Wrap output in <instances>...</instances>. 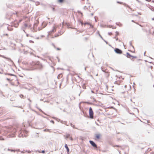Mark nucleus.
Wrapping results in <instances>:
<instances>
[{"label":"nucleus","mask_w":154,"mask_h":154,"mask_svg":"<svg viewBox=\"0 0 154 154\" xmlns=\"http://www.w3.org/2000/svg\"><path fill=\"white\" fill-rule=\"evenodd\" d=\"M22 63L27 66L28 68H23V70L26 71H31L38 69L42 70L43 68V66L42 64L38 61H32L29 63H28L23 62Z\"/></svg>","instance_id":"1"},{"label":"nucleus","mask_w":154,"mask_h":154,"mask_svg":"<svg viewBox=\"0 0 154 154\" xmlns=\"http://www.w3.org/2000/svg\"><path fill=\"white\" fill-rule=\"evenodd\" d=\"M17 131L15 128L12 127L9 128L7 130L8 136L9 137H15Z\"/></svg>","instance_id":"2"},{"label":"nucleus","mask_w":154,"mask_h":154,"mask_svg":"<svg viewBox=\"0 0 154 154\" xmlns=\"http://www.w3.org/2000/svg\"><path fill=\"white\" fill-rule=\"evenodd\" d=\"M94 112L92 108L91 107H90L89 110V118L90 119H94Z\"/></svg>","instance_id":"3"},{"label":"nucleus","mask_w":154,"mask_h":154,"mask_svg":"<svg viewBox=\"0 0 154 154\" xmlns=\"http://www.w3.org/2000/svg\"><path fill=\"white\" fill-rule=\"evenodd\" d=\"M115 52L117 54H121L122 53V51L120 49L118 48H115L114 49Z\"/></svg>","instance_id":"4"},{"label":"nucleus","mask_w":154,"mask_h":154,"mask_svg":"<svg viewBox=\"0 0 154 154\" xmlns=\"http://www.w3.org/2000/svg\"><path fill=\"white\" fill-rule=\"evenodd\" d=\"M125 56H126L127 57L130 59L131 61H134V59L131 58L132 55H131L129 53L127 52L126 54H123Z\"/></svg>","instance_id":"5"},{"label":"nucleus","mask_w":154,"mask_h":154,"mask_svg":"<svg viewBox=\"0 0 154 154\" xmlns=\"http://www.w3.org/2000/svg\"><path fill=\"white\" fill-rule=\"evenodd\" d=\"M89 143L94 148H96L97 147V144L93 140H90Z\"/></svg>","instance_id":"6"},{"label":"nucleus","mask_w":154,"mask_h":154,"mask_svg":"<svg viewBox=\"0 0 154 154\" xmlns=\"http://www.w3.org/2000/svg\"><path fill=\"white\" fill-rule=\"evenodd\" d=\"M64 137H65V139H66L68 138H69L71 141H72L73 140V139L70 136V134H66V136L64 135Z\"/></svg>","instance_id":"7"},{"label":"nucleus","mask_w":154,"mask_h":154,"mask_svg":"<svg viewBox=\"0 0 154 154\" xmlns=\"http://www.w3.org/2000/svg\"><path fill=\"white\" fill-rule=\"evenodd\" d=\"M101 135L100 134H95L94 137L96 140H99L101 138Z\"/></svg>","instance_id":"8"},{"label":"nucleus","mask_w":154,"mask_h":154,"mask_svg":"<svg viewBox=\"0 0 154 154\" xmlns=\"http://www.w3.org/2000/svg\"><path fill=\"white\" fill-rule=\"evenodd\" d=\"M91 6V5L90 3H88L85 6L84 8L85 10H90V8Z\"/></svg>","instance_id":"9"},{"label":"nucleus","mask_w":154,"mask_h":154,"mask_svg":"<svg viewBox=\"0 0 154 154\" xmlns=\"http://www.w3.org/2000/svg\"><path fill=\"white\" fill-rule=\"evenodd\" d=\"M23 134H24L23 132H22V131H20V133L19 134L18 136L19 137H23L24 136L25 137H27V136L26 135L24 134L23 135Z\"/></svg>","instance_id":"10"},{"label":"nucleus","mask_w":154,"mask_h":154,"mask_svg":"<svg viewBox=\"0 0 154 154\" xmlns=\"http://www.w3.org/2000/svg\"><path fill=\"white\" fill-rule=\"evenodd\" d=\"M1 57L7 59L8 60L10 61L12 63L13 62V61L10 58L6 57L4 55H2Z\"/></svg>","instance_id":"11"},{"label":"nucleus","mask_w":154,"mask_h":154,"mask_svg":"<svg viewBox=\"0 0 154 154\" xmlns=\"http://www.w3.org/2000/svg\"><path fill=\"white\" fill-rule=\"evenodd\" d=\"M64 147L66 149L67 153L69 154V149L68 146L67 145L65 144L64 146Z\"/></svg>","instance_id":"12"},{"label":"nucleus","mask_w":154,"mask_h":154,"mask_svg":"<svg viewBox=\"0 0 154 154\" xmlns=\"http://www.w3.org/2000/svg\"><path fill=\"white\" fill-rule=\"evenodd\" d=\"M53 118L54 119H55L57 121L59 122H60L62 123H63V121H61V120L60 119H57V118L56 117H53Z\"/></svg>","instance_id":"13"},{"label":"nucleus","mask_w":154,"mask_h":154,"mask_svg":"<svg viewBox=\"0 0 154 154\" xmlns=\"http://www.w3.org/2000/svg\"><path fill=\"white\" fill-rule=\"evenodd\" d=\"M57 26L56 24H54L53 26V29L52 30V32H54L56 31V29L57 28Z\"/></svg>","instance_id":"14"},{"label":"nucleus","mask_w":154,"mask_h":154,"mask_svg":"<svg viewBox=\"0 0 154 154\" xmlns=\"http://www.w3.org/2000/svg\"><path fill=\"white\" fill-rule=\"evenodd\" d=\"M105 73L106 77V78L109 77V72L108 71H106Z\"/></svg>","instance_id":"15"},{"label":"nucleus","mask_w":154,"mask_h":154,"mask_svg":"<svg viewBox=\"0 0 154 154\" xmlns=\"http://www.w3.org/2000/svg\"><path fill=\"white\" fill-rule=\"evenodd\" d=\"M5 75H10V76H15L16 78H17V76H16L14 75V74H12V73H5Z\"/></svg>","instance_id":"16"},{"label":"nucleus","mask_w":154,"mask_h":154,"mask_svg":"<svg viewBox=\"0 0 154 154\" xmlns=\"http://www.w3.org/2000/svg\"><path fill=\"white\" fill-rule=\"evenodd\" d=\"M24 26L25 27H30L31 26V25L29 23H25L24 24Z\"/></svg>","instance_id":"17"},{"label":"nucleus","mask_w":154,"mask_h":154,"mask_svg":"<svg viewBox=\"0 0 154 154\" xmlns=\"http://www.w3.org/2000/svg\"><path fill=\"white\" fill-rule=\"evenodd\" d=\"M62 75L61 74H60L58 75L57 76V78L58 79H59L60 78H62Z\"/></svg>","instance_id":"18"},{"label":"nucleus","mask_w":154,"mask_h":154,"mask_svg":"<svg viewBox=\"0 0 154 154\" xmlns=\"http://www.w3.org/2000/svg\"><path fill=\"white\" fill-rule=\"evenodd\" d=\"M86 103H87V104H89V105H95V104L92 103V102H86Z\"/></svg>","instance_id":"19"},{"label":"nucleus","mask_w":154,"mask_h":154,"mask_svg":"<svg viewBox=\"0 0 154 154\" xmlns=\"http://www.w3.org/2000/svg\"><path fill=\"white\" fill-rule=\"evenodd\" d=\"M65 1V0H58L57 1L58 2L62 3L64 2Z\"/></svg>","instance_id":"20"},{"label":"nucleus","mask_w":154,"mask_h":154,"mask_svg":"<svg viewBox=\"0 0 154 154\" xmlns=\"http://www.w3.org/2000/svg\"><path fill=\"white\" fill-rule=\"evenodd\" d=\"M70 125L73 128H74V129H77V128L75 127V125H73V124L72 123H70Z\"/></svg>","instance_id":"21"},{"label":"nucleus","mask_w":154,"mask_h":154,"mask_svg":"<svg viewBox=\"0 0 154 154\" xmlns=\"http://www.w3.org/2000/svg\"><path fill=\"white\" fill-rule=\"evenodd\" d=\"M102 39L103 40V41L104 42H105L106 43V44H107V45H109L110 47H112L111 45H110V44H109V43L108 42H107V41H106L104 39Z\"/></svg>","instance_id":"22"},{"label":"nucleus","mask_w":154,"mask_h":154,"mask_svg":"<svg viewBox=\"0 0 154 154\" xmlns=\"http://www.w3.org/2000/svg\"><path fill=\"white\" fill-rule=\"evenodd\" d=\"M132 41H131L129 42V45H130L132 46V48H133L134 49V46H133L132 45Z\"/></svg>","instance_id":"23"},{"label":"nucleus","mask_w":154,"mask_h":154,"mask_svg":"<svg viewBox=\"0 0 154 154\" xmlns=\"http://www.w3.org/2000/svg\"><path fill=\"white\" fill-rule=\"evenodd\" d=\"M37 108L39 109V111L42 112L43 114H45V113L41 109L38 108L37 107Z\"/></svg>","instance_id":"24"},{"label":"nucleus","mask_w":154,"mask_h":154,"mask_svg":"<svg viewBox=\"0 0 154 154\" xmlns=\"http://www.w3.org/2000/svg\"><path fill=\"white\" fill-rule=\"evenodd\" d=\"M137 58V57L136 56H134L132 55L131 58H132L133 59H136Z\"/></svg>","instance_id":"25"},{"label":"nucleus","mask_w":154,"mask_h":154,"mask_svg":"<svg viewBox=\"0 0 154 154\" xmlns=\"http://www.w3.org/2000/svg\"><path fill=\"white\" fill-rule=\"evenodd\" d=\"M33 150L30 151V150H26L25 152H27L28 153H30L32 152H33Z\"/></svg>","instance_id":"26"},{"label":"nucleus","mask_w":154,"mask_h":154,"mask_svg":"<svg viewBox=\"0 0 154 154\" xmlns=\"http://www.w3.org/2000/svg\"><path fill=\"white\" fill-rule=\"evenodd\" d=\"M109 108H110L112 109H115V110L116 109L115 107H114L113 106H109Z\"/></svg>","instance_id":"27"},{"label":"nucleus","mask_w":154,"mask_h":154,"mask_svg":"<svg viewBox=\"0 0 154 154\" xmlns=\"http://www.w3.org/2000/svg\"><path fill=\"white\" fill-rule=\"evenodd\" d=\"M20 97L22 98H24V96H23V95L22 94H20Z\"/></svg>","instance_id":"28"},{"label":"nucleus","mask_w":154,"mask_h":154,"mask_svg":"<svg viewBox=\"0 0 154 154\" xmlns=\"http://www.w3.org/2000/svg\"><path fill=\"white\" fill-rule=\"evenodd\" d=\"M113 147H120V146L119 145H115L113 146Z\"/></svg>","instance_id":"29"},{"label":"nucleus","mask_w":154,"mask_h":154,"mask_svg":"<svg viewBox=\"0 0 154 154\" xmlns=\"http://www.w3.org/2000/svg\"><path fill=\"white\" fill-rule=\"evenodd\" d=\"M114 83L115 84H116L118 85H119V84H118V81H116L115 82H114Z\"/></svg>","instance_id":"30"},{"label":"nucleus","mask_w":154,"mask_h":154,"mask_svg":"<svg viewBox=\"0 0 154 154\" xmlns=\"http://www.w3.org/2000/svg\"><path fill=\"white\" fill-rule=\"evenodd\" d=\"M52 45L53 46V47H54V48H56V47L54 43H52Z\"/></svg>","instance_id":"31"},{"label":"nucleus","mask_w":154,"mask_h":154,"mask_svg":"<svg viewBox=\"0 0 154 154\" xmlns=\"http://www.w3.org/2000/svg\"><path fill=\"white\" fill-rule=\"evenodd\" d=\"M134 49V51H131V50H128V51H130L132 53H135V49Z\"/></svg>","instance_id":"32"},{"label":"nucleus","mask_w":154,"mask_h":154,"mask_svg":"<svg viewBox=\"0 0 154 154\" xmlns=\"http://www.w3.org/2000/svg\"><path fill=\"white\" fill-rule=\"evenodd\" d=\"M56 49L57 50H58V51H60L61 50L60 48H56Z\"/></svg>","instance_id":"33"},{"label":"nucleus","mask_w":154,"mask_h":154,"mask_svg":"<svg viewBox=\"0 0 154 154\" xmlns=\"http://www.w3.org/2000/svg\"><path fill=\"white\" fill-rule=\"evenodd\" d=\"M8 150L10 151L11 152H13L14 151L13 149H8Z\"/></svg>","instance_id":"34"},{"label":"nucleus","mask_w":154,"mask_h":154,"mask_svg":"<svg viewBox=\"0 0 154 154\" xmlns=\"http://www.w3.org/2000/svg\"><path fill=\"white\" fill-rule=\"evenodd\" d=\"M41 152L43 153H44L45 152V151L44 150H42V151Z\"/></svg>","instance_id":"35"},{"label":"nucleus","mask_w":154,"mask_h":154,"mask_svg":"<svg viewBox=\"0 0 154 154\" xmlns=\"http://www.w3.org/2000/svg\"><path fill=\"white\" fill-rule=\"evenodd\" d=\"M6 80H8V81H11V80L10 79H9V78H7L6 79Z\"/></svg>","instance_id":"36"},{"label":"nucleus","mask_w":154,"mask_h":154,"mask_svg":"<svg viewBox=\"0 0 154 154\" xmlns=\"http://www.w3.org/2000/svg\"><path fill=\"white\" fill-rule=\"evenodd\" d=\"M68 76H67L66 78V82H67V83H68Z\"/></svg>","instance_id":"37"},{"label":"nucleus","mask_w":154,"mask_h":154,"mask_svg":"<svg viewBox=\"0 0 154 154\" xmlns=\"http://www.w3.org/2000/svg\"><path fill=\"white\" fill-rule=\"evenodd\" d=\"M50 122H51V123H52L53 124H54V121L53 120H51L50 121Z\"/></svg>","instance_id":"38"},{"label":"nucleus","mask_w":154,"mask_h":154,"mask_svg":"<svg viewBox=\"0 0 154 154\" xmlns=\"http://www.w3.org/2000/svg\"><path fill=\"white\" fill-rule=\"evenodd\" d=\"M116 39V41H119V42H120L121 41V40H120V39Z\"/></svg>","instance_id":"39"},{"label":"nucleus","mask_w":154,"mask_h":154,"mask_svg":"<svg viewBox=\"0 0 154 154\" xmlns=\"http://www.w3.org/2000/svg\"><path fill=\"white\" fill-rule=\"evenodd\" d=\"M29 42L30 43H34V42L32 40H30L29 41Z\"/></svg>","instance_id":"40"},{"label":"nucleus","mask_w":154,"mask_h":154,"mask_svg":"<svg viewBox=\"0 0 154 154\" xmlns=\"http://www.w3.org/2000/svg\"><path fill=\"white\" fill-rule=\"evenodd\" d=\"M10 100L11 101H14L15 100H14V98H11V100Z\"/></svg>","instance_id":"41"},{"label":"nucleus","mask_w":154,"mask_h":154,"mask_svg":"<svg viewBox=\"0 0 154 154\" xmlns=\"http://www.w3.org/2000/svg\"><path fill=\"white\" fill-rule=\"evenodd\" d=\"M102 71L103 72H104V73H106V69L105 70H102Z\"/></svg>","instance_id":"42"},{"label":"nucleus","mask_w":154,"mask_h":154,"mask_svg":"<svg viewBox=\"0 0 154 154\" xmlns=\"http://www.w3.org/2000/svg\"><path fill=\"white\" fill-rule=\"evenodd\" d=\"M35 152H38L39 153H41V152L40 151V150H36L35 151Z\"/></svg>","instance_id":"43"},{"label":"nucleus","mask_w":154,"mask_h":154,"mask_svg":"<svg viewBox=\"0 0 154 154\" xmlns=\"http://www.w3.org/2000/svg\"><path fill=\"white\" fill-rule=\"evenodd\" d=\"M142 60L141 59H138L137 60V62L138 63H139L138 62V61H139V60Z\"/></svg>","instance_id":"44"},{"label":"nucleus","mask_w":154,"mask_h":154,"mask_svg":"<svg viewBox=\"0 0 154 154\" xmlns=\"http://www.w3.org/2000/svg\"><path fill=\"white\" fill-rule=\"evenodd\" d=\"M93 100H94L93 102H96V100L94 98H93Z\"/></svg>","instance_id":"45"},{"label":"nucleus","mask_w":154,"mask_h":154,"mask_svg":"<svg viewBox=\"0 0 154 154\" xmlns=\"http://www.w3.org/2000/svg\"><path fill=\"white\" fill-rule=\"evenodd\" d=\"M14 107H19V108H22V106H14Z\"/></svg>","instance_id":"46"},{"label":"nucleus","mask_w":154,"mask_h":154,"mask_svg":"<svg viewBox=\"0 0 154 154\" xmlns=\"http://www.w3.org/2000/svg\"><path fill=\"white\" fill-rule=\"evenodd\" d=\"M61 84H62V82H61L60 84V85H59V87L60 88V87H61Z\"/></svg>","instance_id":"47"},{"label":"nucleus","mask_w":154,"mask_h":154,"mask_svg":"<svg viewBox=\"0 0 154 154\" xmlns=\"http://www.w3.org/2000/svg\"><path fill=\"white\" fill-rule=\"evenodd\" d=\"M94 106H101V105H99V104H95V105H94Z\"/></svg>","instance_id":"48"},{"label":"nucleus","mask_w":154,"mask_h":154,"mask_svg":"<svg viewBox=\"0 0 154 154\" xmlns=\"http://www.w3.org/2000/svg\"><path fill=\"white\" fill-rule=\"evenodd\" d=\"M116 35H119V33H118V32H116Z\"/></svg>","instance_id":"49"},{"label":"nucleus","mask_w":154,"mask_h":154,"mask_svg":"<svg viewBox=\"0 0 154 154\" xmlns=\"http://www.w3.org/2000/svg\"><path fill=\"white\" fill-rule=\"evenodd\" d=\"M49 130V129H45L44 130L45 131H48Z\"/></svg>","instance_id":"50"},{"label":"nucleus","mask_w":154,"mask_h":154,"mask_svg":"<svg viewBox=\"0 0 154 154\" xmlns=\"http://www.w3.org/2000/svg\"><path fill=\"white\" fill-rule=\"evenodd\" d=\"M84 24L85 25H86V24H89V23H84Z\"/></svg>","instance_id":"51"},{"label":"nucleus","mask_w":154,"mask_h":154,"mask_svg":"<svg viewBox=\"0 0 154 154\" xmlns=\"http://www.w3.org/2000/svg\"><path fill=\"white\" fill-rule=\"evenodd\" d=\"M134 109H136L137 110V111L138 112V113L139 112V111L138 109H137V108H134Z\"/></svg>","instance_id":"52"},{"label":"nucleus","mask_w":154,"mask_h":154,"mask_svg":"<svg viewBox=\"0 0 154 154\" xmlns=\"http://www.w3.org/2000/svg\"><path fill=\"white\" fill-rule=\"evenodd\" d=\"M109 68H110L111 69H112L113 70H114V69H113V68H112V67H109Z\"/></svg>","instance_id":"53"},{"label":"nucleus","mask_w":154,"mask_h":154,"mask_svg":"<svg viewBox=\"0 0 154 154\" xmlns=\"http://www.w3.org/2000/svg\"><path fill=\"white\" fill-rule=\"evenodd\" d=\"M17 83L18 85L20 84V83H19V82H18V79H17Z\"/></svg>","instance_id":"54"},{"label":"nucleus","mask_w":154,"mask_h":154,"mask_svg":"<svg viewBox=\"0 0 154 154\" xmlns=\"http://www.w3.org/2000/svg\"><path fill=\"white\" fill-rule=\"evenodd\" d=\"M148 62L150 63L153 64V62Z\"/></svg>","instance_id":"55"},{"label":"nucleus","mask_w":154,"mask_h":154,"mask_svg":"<svg viewBox=\"0 0 154 154\" xmlns=\"http://www.w3.org/2000/svg\"><path fill=\"white\" fill-rule=\"evenodd\" d=\"M146 51H145L144 53V56H146Z\"/></svg>","instance_id":"56"},{"label":"nucleus","mask_w":154,"mask_h":154,"mask_svg":"<svg viewBox=\"0 0 154 154\" xmlns=\"http://www.w3.org/2000/svg\"><path fill=\"white\" fill-rule=\"evenodd\" d=\"M150 68L151 69H152V68H153V67H152V66H150Z\"/></svg>","instance_id":"57"},{"label":"nucleus","mask_w":154,"mask_h":154,"mask_svg":"<svg viewBox=\"0 0 154 154\" xmlns=\"http://www.w3.org/2000/svg\"><path fill=\"white\" fill-rule=\"evenodd\" d=\"M102 152H106V150H102Z\"/></svg>","instance_id":"58"},{"label":"nucleus","mask_w":154,"mask_h":154,"mask_svg":"<svg viewBox=\"0 0 154 154\" xmlns=\"http://www.w3.org/2000/svg\"><path fill=\"white\" fill-rule=\"evenodd\" d=\"M121 82H122V81H121V82H119L118 81V84H119V85H120V83H121Z\"/></svg>","instance_id":"59"},{"label":"nucleus","mask_w":154,"mask_h":154,"mask_svg":"<svg viewBox=\"0 0 154 154\" xmlns=\"http://www.w3.org/2000/svg\"><path fill=\"white\" fill-rule=\"evenodd\" d=\"M127 85H125L124 86V87L125 88H126L127 87Z\"/></svg>","instance_id":"60"},{"label":"nucleus","mask_w":154,"mask_h":154,"mask_svg":"<svg viewBox=\"0 0 154 154\" xmlns=\"http://www.w3.org/2000/svg\"><path fill=\"white\" fill-rule=\"evenodd\" d=\"M58 62H59L60 61V59H58Z\"/></svg>","instance_id":"61"},{"label":"nucleus","mask_w":154,"mask_h":154,"mask_svg":"<svg viewBox=\"0 0 154 154\" xmlns=\"http://www.w3.org/2000/svg\"><path fill=\"white\" fill-rule=\"evenodd\" d=\"M91 92L92 93H94V92L92 90H91Z\"/></svg>","instance_id":"62"},{"label":"nucleus","mask_w":154,"mask_h":154,"mask_svg":"<svg viewBox=\"0 0 154 154\" xmlns=\"http://www.w3.org/2000/svg\"><path fill=\"white\" fill-rule=\"evenodd\" d=\"M86 68H87V67H85V70H86Z\"/></svg>","instance_id":"63"},{"label":"nucleus","mask_w":154,"mask_h":154,"mask_svg":"<svg viewBox=\"0 0 154 154\" xmlns=\"http://www.w3.org/2000/svg\"><path fill=\"white\" fill-rule=\"evenodd\" d=\"M40 100L41 101H43V99H40Z\"/></svg>","instance_id":"64"}]
</instances>
